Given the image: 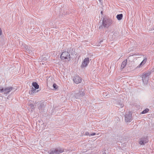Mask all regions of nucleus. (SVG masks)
I'll use <instances>...</instances> for the list:
<instances>
[{
	"instance_id": "obj_1",
	"label": "nucleus",
	"mask_w": 154,
	"mask_h": 154,
	"mask_svg": "<svg viewBox=\"0 0 154 154\" xmlns=\"http://www.w3.org/2000/svg\"><path fill=\"white\" fill-rule=\"evenodd\" d=\"M60 58L62 61L67 62L71 60V56L68 52L64 51L61 53Z\"/></svg>"
},
{
	"instance_id": "obj_2",
	"label": "nucleus",
	"mask_w": 154,
	"mask_h": 154,
	"mask_svg": "<svg viewBox=\"0 0 154 154\" xmlns=\"http://www.w3.org/2000/svg\"><path fill=\"white\" fill-rule=\"evenodd\" d=\"M89 62V59L88 57H87L84 59L82 62L81 67L82 68H85L88 65Z\"/></svg>"
},
{
	"instance_id": "obj_3",
	"label": "nucleus",
	"mask_w": 154,
	"mask_h": 154,
	"mask_svg": "<svg viewBox=\"0 0 154 154\" xmlns=\"http://www.w3.org/2000/svg\"><path fill=\"white\" fill-rule=\"evenodd\" d=\"M32 85L35 88V89H34L33 88H32L31 91V94H32L35 93V91H36V89H38L39 88V85L36 82H33L32 83Z\"/></svg>"
},
{
	"instance_id": "obj_4",
	"label": "nucleus",
	"mask_w": 154,
	"mask_h": 154,
	"mask_svg": "<svg viewBox=\"0 0 154 154\" xmlns=\"http://www.w3.org/2000/svg\"><path fill=\"white\" fill-rule=\"evenodd\" d=\"M64 151L63 149H54L50 153V154H59Z\"/></svg>"
},
{
	"instance_id": "obj_5",
	"label": "nucleus",
	"mask_w": 154,
	"mask_h": 154,
	"mask_svg": "<svg viewBox=\"0 0 154 154\" xmlns=\"http://www.w3.org/2000/svg\"><path fill=\"white\" fill-rule=\"evenodd\" d=\"M73 81L76 84H78L81 83L82 81V79L79 76H75L74 78Z\"/></svg>"
},
{
	"instance_id": "obj_6",
	"label": "nucleus",
	"mask_w": 154,
	"mask_h": 154,
	"mask_svg": "<svg viewBox=\"0 0 154 154\" xmlns=\"http://www.w3.org/2000/svg\"><path fill=\"white\" fill-rule=\"evenodd\" d=\"M147 74L148 73H145L142 75V80L144 83H147L148 82V77Z\"/></svg>"
},
{
	"instance_id": "obj_7",
	"label": "nucleus",
	"mask_w": 154,
	"mask_h": 154,
	"mask_svg": "<svg viewBox=\"0 0 154 154\" xmlns=\"http://www.w3.org/2000/svg\"><path fill=\"white\" fill-rule=\"evenodd\" d=\"M148 140L147 138H142L140 139L139 143L140 145H144L145 143H147Z\"/></svg>"
},
{
	"instance_id": "obj_8",
	"label": "nucleus",
	"mask_w": 154,
	"mask_h": 154,
	"mask_svg": "<svg viewBox=\"0 0 154 154\" xmlns=\"http://www.w3.org/2000/svg\"><path fill=\"white\" fill-rule=\"evenodd\" d=\"M13 89V88L11 87L5 88L4 89V94H8L11 92Z\"/></svg>"
},
{
	"instance_id": "obj_9",
	"label": "nucleus",
	"mask_w": 154,
	"mask_h": 154,
	"mask_svg": "<svg viewBox=\"0 0 154 154\" xmlns=\"http://www.w3.org/2000/svg\"><path fill=\"white\" fill-rule=\"evenodd\" d=\"M127 59L123 61L122 63L121 66V68L122 69H123L124 68H125L127 64Z\"/></svg>"
},
{
	"instance_id": "obj_10",
	"label": "nucleus",
	"mask_w": 154,
	"mask_h": 154,
	"mask_svg": "<svg viewBox=\"0 0 154 154\" xmlns=\"http://www.w3.org/2000/svg\"><path fill=\"white\" fill-rule=\"evenodd\" d=\"M146 59L145 58L141 62L140 64L137 66V67H141L143 65H144V64L146 63Z\"/></svg>"
},
{
	"instance_id": "obj_11",
	"label": "nucleus",
	"mask_w": 154,
	"mask_h": 154,
	"mask_svg": "<svg viewBox=\"0 0 154 154\" xmlns=\"http://www.w3.org/2000/svg\"><path fill=\"white\" fill-rule=\"evenodd\" d=\"M123 17V15L122 14H120L117 15L116 16V18L117 19L119 20H122Z\"/></svg>"
},
{
	"instance_id": "obj_12",
	"label": "nucleus",
	"mask_w": 154,
	"mask_h": 154,
	"mask_svg": "<svg viewBox=\"0 0 154 154\" xmlns=\"http://www.w3.org/2000/svg\"><path fill=\"white\" fill-rule=\"evenodd\" d=\"M103 26L105 27H108L109 26H107V24L106 21H103L102 23Z\"/></svg>"
},
{
	"instance_id": "obj_13",
	"label": "nucleus",
	"mask_w": 154,
	"mask_h": 154,
	"mask_svg": "<svg viewBox=\"0 0 154 154\" xmlns=\"http://www.w3.org/2000/svg\"><path fill=\"white\" fill-rule=\"evenodd\" d=\"M149 110L148 109H145L141 113L142 114H144V113H147V112H148L149 111Z\"/></svg>"
},
{
	"instance_id": "obj_14",
	"label": "nucleus",
	"mask_w": 154,
	"mask_h": 154,
	"mask_svg": "<svg viewBox=\"0 0 154 154\" xmlns=\"http://www.w3.org/2000/svg\"><path fill=\"white\" fill-rule=\"evenodd\" d=\"M53 87L54 89H57L58 88L57 85L55 84H54L53 85Z\"/></svg>"
},
{
	"instance_id": "obj_15",
	"label": "nucleus",
	"mask_w": 154,
	"mask_h": 154,
	"mask_svg": "<svg viewBox=\"0 0 154 154\" xmlns=\"http://www.w3.org/2000/svg\"><path fill=\"white\" fill-rule=\"evenodd\" d=\"M4 91V89L2 87H0V92H2Z\"/></svg>"
},
{
	"instance_id": "obj_16",
	"label": "nucleus",
	"mask_w": 154,
	"mask_h": 154,
	"mask_svg": "<svg viewBox=\"0 0 154 154\" xmlns=\"http://www.w3.org/2000/svg\"><path fill=\"white\" fill-rule=\"evenodd\" d=\"M85 134L86 135H89V136H90V134H89V133L88 132H87L85 133Z\"/></svg>"
},
{
	"instance_id": "obj_17",
	"label": "nucleus",
	"mask_w": 154,
	"mask_h": 154,
	"mask_svg": "<svg viewBox=\"0 0 154 154\" xmlns=\"http://www.w3.org/2000/svg\"><path fill=\"white\" fill-rule=\"evenodd\" d=\"M96 134L95 133H93L92 134H91L90 135V136H92V135H94Z\"/></svg>"
},
{
	"instance_id": "obj_18",
	"label": "nucleus",
	"mask_w": 154,
	"mask_h": 154,
	"mask_svg": "<svg viewBox=\"0 0 154 154\" xmlns=\"http://www.w3.org/2000/svg\"><path fill=\"white\" fill-rule=\"evenodd\" d=\"M2 30L1 28H0V35L2 34Z\"/></svg>"
},
{
	"instance_id": "obj_19",
	"label": "nucleus",
	"mask_w": 154,
	"mask_h": 154,
	"mask_svg": "<svg viewBox=\"0 0 154 154\" xmlns=\"http://www.w3.org/2000/svg\"><path fill=\"white\" fill-rule=\"evenodd\" d=\"M125 121H126L127 122H128V119H127V118H126V116H125Z\"/></svg>"
},
{
	"instance_id": "obj_20",
	"label": "nucleus",
	"mask_w": 154,
	"mask_h": 154,
	"mask_svg": "<svg viewBox=\"0 0 154 154\" xmlns=\"http://www.w3.org/2000/svg\"><path fill=\"white\" fill-rule=\"evenodd\" d=\"M99 1H100L101 0H98Z\"/></svg>"
}]
</instances>
